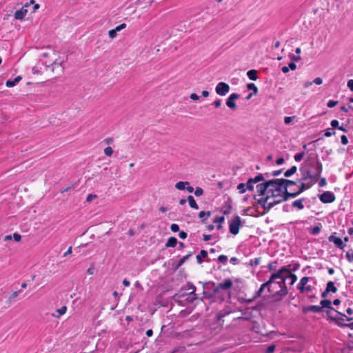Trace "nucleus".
I'll use <instances>...</instances> for the list:
<instances>
[{
  "mask_svg": "<svg viewBox=\"0 0 353 353\" xmlns=\"http://www.w3.org/2000/svg\"><path fill=\"white\" fill-rule=\"evenodd\" d=\"M192 256V253H190L183 258H181L175 265L174 269L178 270L190 256Z\"/></svg>",
  "mask_w": 353,
  "mask_h": 353,
  "instance_id": "nucleus-28",
  "label": "nucleus"
},
{
  "mask_svg": "<svg viewBox=\"0 0 353 353\" xmlns=\"http://www.w3.org/2000/svg\"><path fill=\"white\" fill-rule=\"evenodd\" d=\"M247 88L250 90H252L253 91V94H256L257 92H258V88L255 85L254 83H250L247 85Z\"/></svg>",
  "mask_w": 353,
  "mask_h": 353,
  "instance_id": "nucleus-47",
  "label": "nucleus"
},
{
  "mask_svg": "<svg viewBox=\"0 0 353 353\" xmlns=\"http://www.w3.org/2000/svg\"><path fill=\"white\" fill-rule=\"evenodd\" d=\"M301 183L299 186V190L296 192H292V193H286L285 198L288 196H291V198H295L297 196H299L301 193L304 192L305 190L309 189L311 188L314 183H305L303 181H301Z\"/></svg>",
  "mask_w": 353,
  "mask_h": 353,
  "instance_id": "nucleus-6",
  "label": "nucleus"
},
{
  "mask_svg": "<svg viewBox=\"0 0 353 353\" xmlns=\"http://www.w3.org/2000/svg\"><path fill=\"white\" fill-rule=\"evenodd\" d=\"M237 190L240 194H243L247 190L246 184L244 183H239L237 186Z\"/></svg>",
  "mask_w": 353,
  "mask_h": 353,
  "instance_id": "nucleus-50",
  "label": "nucleus"
},
{
  "mask_svg": "<svg viewBox=\"0 0 353 353\" xmlns=\"http://www.w3.org/2000/svg\"><path fill=\"white\" fill-rule=\"evenodd\" d=\"M194 192L196 196H200L203 194V190L201 188L196 187Z\"/></svg>",
  "mask_w": 353,
  "mask_h": 353,
  "instance_id": "nucleus-57",
  "label": "nucleus"
},
{
  "mask_svg": "<svg viewBox=\"0 0 353 353\" xmlns=\"http://www.w3.org/2000/svg\"><path fill=\"white\" fill-rule=\"evenodd\" d=\"M284 194H281V196H279L277 199H272V201H269L268 208H269V211L276 205L282 203L283 201H286L289 199H283Z\"/></svg>",
  "mask_w": 353,
  "mask_h": 353,
  "instance_id": "nucleus-15",
  "label": "nucleus"
},
{
  "mask_svg": "<svg viewBox=\"0 0 353 353\" xmlns=\"http://www.w3.org/2000/svg\"><path fill=\"white\" fill-rule=\"evenodd\" d=\"M294 118H295L294 116H293V117H285L284 118V123H285V124L288 125V124L291 123V122L294 120Z\"/></svg>",
  "mask_w": 353,
  "mask_h": 353,
  "instance_id": "nucleus-60",
  "label": "nucleus"
},
{
  "mask_svg": "<svg viewBox=\"0 0 353 353\" xmlns=\"http://www.w3.org/2000/svg\"><path fill=\"white\" fill-rule=\"evenodd\" d=\"M267 288L268 290V292L270 293V294L273 297V291H274V286H272L270 282L268 281H266L265 283H263L259 290L263 293V292L264 291V290Z\"/></svg>",
  "mask_w": 353,
  "mask_h": 353,
  "instance_id": "nucleus-19",
  "label": "nucleus"
},
{
  "mask_svg": "<svg viewBox=\"0 0 353 353\" xmlns=\"http://www.w3.org/2000/svg\"><path fill=\"white\" fill-rule=\"evenodd\" d=\"M336 312L341 316L340 317L327 316V321L330 323L333 322V323H336L339 327H347L346 325H347V323H344L345 319H343V317H345L346 320L347 321H351L352 320V318L346 316L344 314H343L339 311H336Z\"/></svg>",
  "mask_w": 353,
  "mask_h": 353,
  "instance_id": "nucleus-4",
  "label": "nucleus"
},
{
  "mask_svg": "<svg viewBox=\"0 0 353 353\" xmlns=\"http://www.w3.org/2000/svg\"><path fill=\"white\" fill-rule=\"evenodd\" d=\"M305 152H302L294 155V160L297 162L300 161L304 157Z\"/></svg>",
  "mask_w": 353,
  "mask_h": 353,
  "instance_id": "nucleus-55",
  "label": "nucleus"
},
{
  "mask_svg": "<svg viewBox=\"0 0 353 353\" xmlns=\"http://www.w3.org/2000/svg\"><path fill=\"white\" fill-rule=\"evenodd\" d=\"M311 278L310 277H307V276H304L303 277L301 280H300V282L298 283L297 286H296V288H301V287L307 284V283L309 281V280Z\"/></svg>",
  "mask_w": 353,
  "mask_h": 353,
  "instance_id": "nucleus-44",
  "label": "nucleus"
},
{
  "mask_svg": "<svg viewBox=\"0 0 353 353\" xmlns=\"http://www.w3.org/2000/svg\"><path fill=\"white\" fill-rule=\"evenodd\" d=\"M321 307L323 308H327L329 310H334V307L332 306V302L329 299H323L320 302Z\"/></svg>",
  "mask_w": 353,
  "mask_h": 353,
  "instance_id": "nucleus-26",
  "label": "nucleus"
},
{
  "mask_svg": "<svg viewBox=\"0 0 353 353\" xmlns=\"http://www.w3.org/2000/svg\"><path fill=\"white\" fill-rule=\"evenodd\" d=\"M261 261V257L255 258L250 261V265L252 267L257 266Z\"/></svg>",
  "mask_w": 353,
  "mask_h": 353,
  "instance_id": "nucleus-51",
  "label": "nucleus"
},
{
  "mask_svg": "<svg viewBox=\"0 0 353 353\" xmlns=\"http://www.w3.org/2000/svg\"><path fill=\"white\" fill-rule=\"evenodd\" d=\"M345 256L349 262H353V250H348Z\"/></svg>",
  "mask_w": 353,
  "mask_h": 353,
  "instance_id": "nucleus-53",
  "label": "nucleus"
},
{
  "mask_svg": "<svg viewBox=\"0 0 353 353\" xmlns=\"http://www.w3.org/2000/svg\"><path fill=\"white\" fill-rule=\"evenodd\" d=\"M187 201H188L189 203V205L190 206L193 208V209H199V205L198 204L196 203L194 198L192 196V195H189L188 197H187Z\"/></svg>",
  "mask_w": 353,
  "mask_h": 353,
  "instance_id": "nucleus-29",
  "label": "nucleus"
},
{
  "mask_svg": "<svg viewBox=\"0 0 353 353\" xmlns=\"http://www.w3.org/2000/svg\"><path fill=\"white\" fill-rule=\"evenodd\" d=\"M281 194L276 193L273 189H268L267 192L266 196L269 197V200L270 201L272 199H277L279 196H281Z\"/></svg>",
  "mask_w": 353,
  "mask_h": 353,
  "instance_id": "nucleus-35",
  "label": "nucleus"
},
{
  "mask_svg": "<svg viewBox=\"0 0 353 353\" xmlns=\"http://www.w3.org/2000/svg\"><path fill=\"white\" fill-rule=\"evenodd\" d=\"M297 290H299L301 293L310 292L312 291L313 288L310 285H305L301 287V288H297Z\"/></svg>",
  "mask_w": 353,
  "mask_h": 353,
  "instance_id": "nucleus-42",
  "label": "nucleus"
},
{
  "mask_svg": "<svg viewBox=\"0 0 353 353\" xmlns=\"http://www.w3.org/2000/svg\"><path fill=\"white\" fill-rule=\"evenodd\" d=\"M232 211V205L230 202L228 203V202L225 203V209L223 210L224 214H229Z\"/></svg>",
  "mask_w": 353,
  "mask_h": 353,
  "instance_id": "nucleus-52",
  "label": "nucleus"
},
{
  "mask_svg": "<svg viewBox=\"0 0 353 353\" xmlns=\"http://www.w3.org/2000/svg\"><path fill=\"white\" fill-rule=\"evenodd\" d=\"M281 179H271V180H268V181H265V183L268 188V189H272V187L273 188H275V185H279V182H281Z\"/></svg>",
  "mask_w": 353,
  "mask_h": 353,
  "instance_id": "nucleus-23",
  "label": "nucleus"
},
{
  "mask_svg": "<svg viewBox=\"0 0 353 353\" xmlns=\"http://www.w3.org/2000/svg\"><path fill=\"white\" fill-rule=\"evenodd\" d=\"M322 311H323L322 310V307L319 306V305H310V306L304 307L303 308V313H307L308 312H315V313H320Z\"/></svg>",
  "mask_w": 353,
  "mask_h": 353,
  "instance_id": "nucleus-18",
  "label": "nucleus"
},
{
  "mask_svg": "<svg viewBox=\"0 0 353 353\" xmlns=\"http://www.w3.org/2000/svg\"><path fill=\"white\" fill-rule=\"evenodd\" d=\"M216 92L220 96H225L230 90V86L225 82H219L215 88Z\"/></svg>",
  "mask_w": 353,
  "mask_h": 353,
  "instance_id": "nucleus-8",
  "label": "nucleus"
},
{
  "mask_svg": "<svg viewBox=\"0 0 353 353\" xmlns=\"http://www.w3.org/2000/svg\"><path fill=\"white\" fill-rule=\"evenodd\" d=\"M198 299L196 294H190L188 292V296L184 299V302L188 303H192L194 301Z\"/></svg>",
  "mask_w": 353,
  "mask_h": 353,
  "instance_id": "nucleus-25",
  "label": "nucleus"
},
{
  "mask_svg": "<svg viewBox=\"0 0 353 353\" xmlns=\"http://www.w3.org/2000/svg\"><path fill=\"white\" fill-rule=\"evenodd\" d=\"M231 312H232V310L229 307H225V308L219 311L217 314H216L217 322L219 323H220L221 319L223 317H225V316L230 314Z\"/></svg>",
  "mask_w": 353,
  "mask_h": 353,
  "instance_id": "nucleus-16",
  "label": "nucleus"
},
{
  "mask_svg": "<svg viewBox=\"0 0 353 353\" xmlns=\"http://www.w3.org/2000/svg\"><path fill=\"white\" fill-rule=\"evenodd\" d=\"M28 10L22 8L21 10H17L14 13V18L16 19L22 20L26 15Z\"/></svg>",
  "mask_w": 353,
  "mask_h": 353,
  "instance_id": "nucleus-21",
  "label": "nucleus"
},
{
  "mask_svg": "<svg viewBox=\"0 0 353 353\" xmlns=\"http://www.w3.org/2000/svg\"><path fill=\"white\" fill-rule=\"evenodd\" d=\"M286 273H289V268L287 266H283L276 272L272 274L268 281L272 286H274V283H276V281L279 279L281 280L283 278L287 279Z\"/></svg>",
  "mask_w": 353,
  "mask_h": 353,
  "instance_id": "nucleus-3",
  "label": "nucleus"
},
{
  "mask_svg": "<svg viewBox=\"0 0 353 353\" xmlns=\"http://www.w3.org/2000/svg\"><path fill=\"white\" fill-rule=\"evenodd\" d=\"M314 165L316 167L315 171L300 168L303 177L299 180V181H306L310 180V183H315L317 181L322 172V167L318 163Z\"/></svg>",
  "mask_w": 353,
  "mask_h": 353,
  "instance_id": "nucleus-1",
  "label": "nucleus"
},
{
  "mask_svg": "<svg viewBox=\"0 0 353 353\" xmlns=\"http://www.w3.org/2000/svg\"><path fill=\"white\" fill-rule=\"evenodd\" d=\"M104 153L106 156L110 157L113 153V150L111 147L108 146L104 149Z\"/></svg>",
  "mask_w": 353,
  "mask_h": 353,
  "instance_id": "nucleus-56",
  "label": "nucleus"
},
{
  "mask_svg": "<svg viewBox=\"0 0 353 353\" xmlns=\"http://www.w3.org/2000/svg\"><path fill=\"white\" fill-rule=\"evenodd\" d=\"M241 312L243 316L238 317V319L250 320L251 319V313L248 308L241 310Z\"/></svg>",
  "mask_w": 353,
  "mask_h": 353,
  "instance_id": "nucleus-33",
  "label": "nucleus"
},
{
  "mask_svg": "<svg viewBox=\"0 0 353 353\" xmlns=\"http://www.w3.org/2000/svg\"><path fill=\"white\" fill-rule=\"evenodd\" d=\"M117 31L114 30V29H112L110 30H109L108 32V35L110 37V38L111 39H114L117 37Z\"/></svg>",
  "mask_w": 353,
  "mask_h": 353,
  "instance_id": "nucleus-64",
  "label": "nucleus"
},
{
  "mask_svg": "<svg viewBox=\"0 0 353 353\" xmlns=\"http://www.w3.org/2000/svg\"><path fill=\"white\" fill-rule=\"evenodd\" d=\"M281 179V182L282 183H283V185H284V187H283V189H284V191H283L284 198L283 199H290L291 196H288L287 198H285L286 193H290L288 191V187L289 185H295L296 182L294 181H291V180L285 179Z\"/></svg>",
  "mask_w": 353,
  "mask_h": 353,
  "instance_id": "nucleus-17",
  "label": "nucleus"
},
{
  "mask_svg": "<svg viewBox=\"0 0 353 353\" xmlns=\"http://www.w3.org/2000/svg\"><path fill=\"white\" fill-rule=\"evenodd\" d=\"M287 279H289L290 280V285H292L297 280V276L289 269V273H286Z\"/></svg>",
  "mask_w": 353,
  "mask_h": 353,
  "instance_id": "nucleus-36",
  "label": "nucleus"
},
{
  "mask_svg": "<svg viewBox=\"0 0 353 353\" xmlns=\"http://www.w3.org/2000/svg\"><path fill=\"white\" fill-rule=\"evenodd\" d=\"M66 310H67V307L66 306H62L61 308L58 309L57 310V312L59 313L58 315H55L54 314H52V315L53 316H56V317H59L61 315H63L64 314L65 312H66Z\"/></svg>",
  "mask_w": 353,
  "mask_h": 353,
  "instance_id": "nucleus-49",
  "label": "nucleus"
},
{
  "mask_svg": "<svg viewBox=\"0 0 353 353\" xmlns=\"http://www.w3.org/2000/svg\"><path fill=\"white\" fill-rule=\"evenodd\" d=\"M286 280L287 279L283 278L281 280L276 281V283H274L273 298L276 300H281L288 294V290L285 285Z\"/></svg>",
  "mask_w": 353,
  "mask_h": 353,
  "instance_id": "nucleus-2",
  "label": "nucleus"
},
{
  "mask_svg": "<svg viewBox=\"0 0 353 353\" xmlns=\"http://www.w3.org/2000/svg\"><path fill=\"white\" fill-rule=\"evenodd\" d=\"M296 170H297L296 166L293 165L292 167H291L290 169H289V170H288L287 171L285 172L284 176L285 177H290L292 174H294L296 172Z\"/></svg>",
  "mask_w": 353,
  "mask_h": 353,
  "instance_id": "nucleus-40",
  "label": "nucleus"
},
{
  "mask_svg": "<svg viewBox=\"0 0 353 353\" xmlns=\"http://www.w3.org/2000/svg\"><path fill=\"white\" fill-rule=\"evenodd\" d=\"M328 240L330 242H333L334 245L339 249H343L345 247V244L343 241L339 237H336L335 235L332 234L328 237Z\"/></svg>",
  "mask_w": 353,
  "mask_h": 353,
  "instance_id": "nucleus-14",
  "label": "nucleus"
},
{
  "mask_svg": "<svg viewBox=\"0 0 353 353\" xmlns=\"http://www.w3.org/2000/svg\"><path fill=\"white\" fill-rule=\"evenodd\" d=\"M279 185H275V188L273 189V190L276 193L283 194V191H284L283 187H284V185L281 182H279Z\"/></svg>",
  "mask_w": 353,
  "mask_h": 353,
  "instance_id": "nucleus-43",
  "label": "nucleus"
},
{
  "mask_svg": "<svg viewBox=\"0 0 353 353\" xmlns=\"http://www.w3.org/2000/svg\"><path fill=\"white\" fill-rule=\"evenodd\" d=\"M178 243V241L176 237L171 236L168 239L167 243H165V248H174Z\"/></svg>",
  "mask_w": 353,
  "mask_h": 353,
  "instance_id": "nucleus-24",
  "label": "nucleus"
},
{
  "mask_svg": "<svg viewBox=\"0 0 353 353\" xmlns=\"http://www.w3.org/2000/svg\"><path fill=\"white\" fill-rule=\"evenodd\" d=\"M335 131L332 128H327L325 130V136L327 137H330L332 135L335 134Z\"/></svg>",
  "mask_w": 353,
  "mask_h": 353,
  "instance_id": "nucleus-54",
  "label": "nucleus"
},
{
  "mask_svg": "<svg viewBox=\"0 0 353 353\" xmlns=\"http://www.w3.org/2000/svg\"><path fill=\"white\" fill-rule=\"evenodd\" d=\"M183 287L185 288V290H186V291H189V293L196 294V287L193 285L192 283L188 282L186 285H183Z\"/></svg>",
  "mask_w": 353,
  "mask_h": 353,
  "instance_id": "nucleus-32",
  "label": "nucleus"
},
{
  "mask_svg": "<svg viewBox=\"0 0 353 353\" xmlns=\"http://www.w3.org/2000/svg\"><path fill=\"white\" fill-rule=\"evenodd\" d=\"M208 255V253L207 251L202 250H201L200 253L196 256V261L199 264L202 263L203 262V258H206Z\"/></svg>",
  "mask_w": 353,
  "mask_h": 353,
  "instance_id": "nucleus-30",
  "label": "nucleus"
},
{
  "mask_svg": "<svg viewBox=\"0 0 353 353\" xmlns=\"http://www.w3.org/2000/svg\"><path fill=\"white\" fill-rule=\"evenodd\" d=\"M187 296L188 292H186L185 288L182 286L179 291L173 296L172 299L175 302L182 304V303L184 302V299Z\"/></svg>",
  "mask_w": 353,
  "mask_h": 353,
  "instance_id": "nucleus-9",
  "label": "nucleus"
},
{
  "mask_svg": "<svg viewBox=\"0 0 353 353\" xmlns=\"http://www.w3.org/2000/svg\"><path fill=\"white\" fill-rule=\"evenodd\" d=\"M206 285H210V287H209L208 288L209 289H212V291L214 290V288L217 286V285H216V283L214 282H212V281H210L208 283H205L203 284V288H205Z\"/></svg>",
  "mask_w": 353,
  "mask_h": 353,
  "instance_id": "nucleus-59",
  "label": "nucleus"
},
{
  "mask_svg": "<svg viewBox=\"0 0 353 353\" xmlns=\"http://www.w3.org/2000/svg\"><path fill=\"white\" fill-rule=\"evenodd\" d=\"M254 199L255 200H256L257 201V203L259 205H260L263 209L265 211V213H267L269 212V208H268V203H269V197H268L267 196H263L261 198H259V199H257L256 198V196L254 195Z\"/></svg>",
  "mask_w": 353,
  "mask_h": 353,
  "instance_id": "nucleus-13",
  "label": "nucleus"
},
{
  "mask_svg": "<svg viewBox=\"0 0 353 353\" xmlns=\"http://www.w3.org/2000/svg\"><path fill=\"white\" fill-rule=\"evenodd\" d=\"M233 283L230 279H226L223 282L220 283L214 288V292H219L220 290H229L232 287Z\"/></svg>",
  "mask_w": 353,
  "mask_h": 353,
  "instance_id": "nucleus-10",
  "label": "nucleus"
},
{
  "mask_svg": "<svg viewBox=\"0 0 353 353\" xmlns=\"http://www.w3.org/2000/svg\"><path fill=\"white\" fill-rule=\"evenodd\" d=\"M217 292H214V291L213 292H210V291H208V290H204L203 292V297L205 299H213L216 294Z\"/></svg>",
  "mask_w": 353,
  "mask_h": 353,
  "instance_id": "nucleus-39",
  "label": "nucleus"
},
{
  "mask_svg": "<svg viewBox=\"0 0 353 353\" xmlns=\"http://www.w3.org/2000/svg\"><path fill=\"white\" fill-rule=\"evenodd\" d=\"M252 179L253 180V181L254 182V183H257L260 181H265V178H264V176L263 174H257L255 177L254 178H252Z\"/></svg>",
  "mask_w": 353,
  "mask_h": 353,
  "instance_id": "nucleus-48",
  "label": "nucleus"
},
{
  "mask_svg": "<svg viewBox=\"0 0 353 353\" xmlns=\"http://www.w3.org/2000/svg\"><path fill=\"white\" fill-rule=\"evenodd\" d=\"M245 184H246V188H247L248 190H249V191H253L254 190V184H255V183L253 181V180L252 179V178H250L247 181V183Z\"/></svg>",
  "mask_w": 353,
  "mask_h": 353,
  "instance_id": "nucleus-46",
  "label": "nucleus"
},
{
  "mask_svg": "<svg viewBox=\"0 0 353 353\" xmlns=\"http://www.w3.org/2000/svg\"><path fill=\"white\" fill-rule=\"evenodd\" d=\"M247 76L250 80L256 81L258 78L256 71L255 70H250L247 72Z\"/></svg>",
  "mask_w": 353,
  "mask_h": 353,
  "instance_id": "nucleus-38",
  "label": "nucleus"
},
{
  "mask_svg": "<svg viewBox=\"0 0 353 353\" xmlns=\"http://www.w3.org/2000/svg\"><path fill=\"white\" fill-rule=\"evenodd\" d=\"M327 292L335 293L337 292V288L334 286L333 281H328L326 284V288Z\"/></svg>",
  "mask_w": 353,
  "mask_h": 353,
  "instance_id": "nucleus-34",
  "label": "nucleus"
},
{
  "mask_svg": "<svg viewBox=\"0 0 353 353\" xmlns=\"http://www.w3.org/2000/svg\"><path fill=\"white\" fill-rule=\"evenodd\" d=\"M218 261L220 263L225 264L228 261V256L225 255L221 254V255L219 256Z\"/></svg>",
  "mask_w": 353,
  "mask_h": 353,
  "instance_id": "nucleus-58",
  "label": "nucleus"
},
{
  "mask_svg": "<svg viewBox=\"0 0 353 353\" xmlns=\"http://www.w3.org/2000/svg\"><path fill=\"white\" fill-rule=\"evenodd\" d=\"M322 225L321 223H319L317 225L312 228L310 230V234L312 235H316L318 234L321 230Z\"/></svg>",
  "mask_w": 353,
  "mask_h": 353,
  "instance_id": "nucleus-41",
  "label": "nucleus"
},
{
  "mask_svg": "<svg viewBox=\"0 0 353 353\" xmlns=\"http://www.w3.org/2000/svg\"><path fill=\"white\" fill-rule=\"evenodd\" d=\"M188 181H179L175 184V188L179 190H184L186 185H189Z\"/></svg>",
  "mask_w": 353,
  "mask_h": 353,
  "instance_id": "nucleus-37",
  "label": "nucleus"
},
{
  "mask_svg": "<svg viewBox=\"0 0 353 353\" xmlns=\"http://www.w3.org/2000/svg\"><path fill=\"white\" fill-rule=\"evenodd\" d=\"M319 163L321 165V167L323 168V165L322 163L320 162V161L318 159V158H316V159L315 161H310L309 163H308V165L310 167V170H312V171H315V169H316V167L314 165H316V163Z\"/></svg>",
  "mask_w": 353,
  "mask_h": 353,
  "instance_id": "nucleus-45",
  "label": "nucleus"
},
{
  "mask_svg": "<svg viewBox=\"0 0 353 353\" xmlns=\"http://www.w3.org/2000/svg\"><path fill=\"white\" fill-rule=\"evenodd\" d=\"M305 200V198H301V199H297V200L294 201V202H292V206L293 208H296L299 210H303L304 208V205H303V203Z\"/></svg>",
  "mask_w": 353,
  "mask_h": 353,
  "instance_id": "nucleus-22",
  "label": "nucleus"
},
{
  "mask_svg": "<svg viewBox=\"0 0 353 353\" xmlns=\"http://www.w3.org/2000/svg\"><path fill=\"white\" fill-rule=\"evenodd\" d=\"M256 190L259 196H264L268 190V188L264 181L263 183H259L256 185Z\"/></svg>",
  "mask_w": 353,
  "mask_h": 353,
  "instance_id": "nucleus-20",
  "label": "nucleus"
},
{
  "mask_svg": "<svg viewBox=\"0 0 353 353\" xmlns=\"http://www.w3.org/2000/svg\"><path fill=\"white\" fill-rule=\"evenodd\" d=\"M239 98V94L237 93H232L226 100V105L231 110H235L236 109V105L234 102L235 100Z\"/></svg>",
  "mask_w": 353,
  "mask_h": 353,
  "instance_id": "nucleus-11",
  "label": "nucleus"
},
{
  "mask_svg": "<svg viewBox=\"0 0 353 353\" xmlns=\"http://www.w3.org/2000/svg\"><path fill=\"white\" fill-rule=\"evenodd\" d=\"M338 103V101H333V100H330L327 103V105L328 108H334V106H336Z\"/></svg>",
  "mask_w": 353,
  "mask_h": 353,
  "instance_id": "nucleus-61",
  "label": "nucleus"
},
{
  "mask_svg": "<svg viewBox=\"0 0 353 353\" xmlns=\"http://www.w3.org/2000/svg\"><path fill=\"white\" fill-rule=\"evenodd\" d=\"M276 264H277L276 261H275L274 262L268 263L267 267L269 270H274L276 268Z\"/></svg>",
  "mask_w": 353,
  "mask_h": 353,
  "instance_id": "nucleus-63",
  "label": "nucleus"
},
{
  "mask_svg": "<svg viewBox=\"0 0 353 353\" xmlns=\"http://www.w3.org/2000/svg\"><path fill=\"white\" fill-rule=\"evenodd\" d=\"M330 125L332 126V128H338L339 125V122L336 119H334L331 121Z\"/></svg>",
  "mask_w": 353,
  "mask_h": 353,
  "instance_id": "nucleus-62",
  "label": "nucleus"
},
{
  "mask_svg": "<svg viewBox=\"0 0 353 353\" xmlns=\"http://www.w3.org/2000/svg\"><path fill=\"white\" fill-rule=\"evenodd\" d=\"M21 76L16 77L13 80H8L6 83V85L7 87H13L17 83H19L21 80Z\"/></svg>",
  "mask_w": 353,
  "mask_h": 353,
  "instance_id": "nucleus-27",
  "label": "nucleus"
},
{
  "mask_svg": "<svg viewBox=\"0 0 353 353\" xmlns=\"http://www.w3.org/2000/svg\"><path fill=\"white\" fill-rule=\"evenodd\" d=\"M254 199L255 200H256L257 201V203L259 205H260L263 209L265 211V213H267L269 212V208H268V203H269V197H268L267 196H263L261 198H259V199H257L256 198V196L254 195Z\"/></svg>",
  "mask_w": 353,
  "mask_h": 353,
  "instance_id": "nucleus-12",
  "label": "nucleus"
},
{
  "mask_svg": "<svg viewBox=\"0 0 353 353\" xmlns=\"http://www.w3.org/2000/svg\"><path fill=\"white\" fill-rule=\"evenodd\" d=\"M211 216V212L210 211H201L199 213V217L201 219V222L204 223L206 219H208Z\"/></svg>",
  "mask_w": 353,
  "mask_h": 353,
  "instance_id": "nucleus-31",
  "label": "nucleus"
},
{
  "mask_svg": "<svg viewBox=\"0 0 353 353\" xmlns=\"http://www.w3.org/2000/svg\"><path fill=\"white\" fill-rule=\"evenodd\" d=\"M320 201L323 203H330L335 201V195L333 192L326 191L319 195Z\"/></svg>",
  "mask_w": 353,
  "mask_h": 353,
  "instance_id": "nucleus-7",
  "label": "nucleus"
},
{
  "mask_svg": "<svg viewBox=\"0 0 353 353\" xmlns=\"http://www.w3.org/2000/svg\"><path fill=\"white\" fill-rule=\"evenodd\" d=\"M241 225V217L238 215L234 216L229 224V229L231 234L236 235L239 232V228Z\"/></svg>",
  "mask_w": 353,
  "mask_h": 353,
  "instance_id": "nucleus-5",
  "label": "nucleus"
}]
</instances>
